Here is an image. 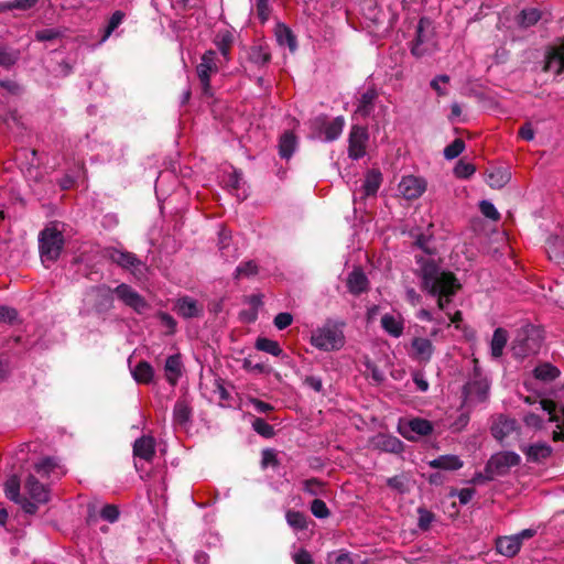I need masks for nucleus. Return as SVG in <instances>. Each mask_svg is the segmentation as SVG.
I'll list each match as a JSON object with an SVG mask.
<instances>
[{
	"label": "nucleus",
	"mask_w": 564,
	"mask_h": 564,
	"mask_svg": "<svg viewBox=\"0 0 564 564\" xmlns=\"http://www.w3.org/2000/svg\"><path fill=\"white\" fill-rule=\"evenodd\" d=\"M429 242L430 239L424 236L416 239V245L424 251L423 254L415 256L416 274L421 280V289L436 296L438 308L444 311L460 289V283L453 272L442 268L440 259L433 254Z\"/></svg>",
	"instance_id": "nucleus-1"
},
{
	"label": "nucleus",
	"mask_w": 564,
	"mask_h": 564,
	"mask_svg": "<svg viewBox=\"0 0 564 564\" xmlns=\"http://www.w3.org/2000/svg\"><path fill=\"white\" fill-rule=\"evenodd\" d=\"M346 323L340 319H326L311 333L310 343L322 351H338L346 343L344 328Z\"/></svg>",
	"instance_id": "nucleus-2"
},
{
	"label": "nucleus",
	"mask_w": 564,
	"mask_h": 564,
	"mask_svg": "<svg viewBox=\"0 0 564 564\" xmlns=\"http://www.w3.org/2000/svg\"><path fill=\"white\" fill-rule=\"evenodd\" d=\"M96 292L99 296L108 301L109 304H111L112 294L115 293L120 301L138 314H142L149 308V304L145 299L126 283L119 284L115 290H111L106 285H101L96 288Z\"/></svg>",
	"instance_id": "nucleus-3"
},
{
	"label": "nucleus",
	"mask_w": 564,
	"mask_h": 564,
	"mask_svg": "<svg viewBox=\"0 0 564 564\" xmlns=\"http://www.w3.org/2000/svg\"><path fill=\"white\" fill-rule=\"evenodd\" d=\"M39 243L42 262L52 263L61 254L64 247V237L56 228H45L40 232Z\"/></svg>",
	"instance_id": "nucleus-4"
},
{
	"label": "nucleus",
	"mask_w": 564,
	"mask_h": 564,
	"mask_svg": "<svg viewBox=\"0 0 564 564\" xmlns=\"http://www.w3.org/2000/svg\"><path fill=\"white\" fill-rule=\"evenodd\" d=\"M217 72L218 65L216 52L213 50L206 51L200 58V63L196 67L197 77L205 95H212L210 76Z\"/></svg>",
	"instance_id": "nucleus-5"
},
{
	"label": "nucleus",
	"mask_w": 564,
	"mask_h": 564,
	"mask_svg": "<svg viewBox=\"0 0 564 564\" xmlns=\"http://www.w3.org/2000/svg\"><path fill=\"white\" fill-rule=\"evenodd\" d=\"M521 457L514 452H500L490 457L486 471L491 475H505L511 467L518 466Z\"/></svg>",
	"instance_id": "nucleus-6"
},
{
	"label": "nucleus",
	"mask_w": 564,
	"mask_h": 564,
	"mask_svg": "<svg viewBox=\"0 0 564 564\" xmlns=\"http://www.w3.org/2000/svg\"><path fill=\"white\" fill-rule=\"evenodd\" d=\"M398 430L403 437L414 440L416 436H426L431 434L433 425L429 420L414 417L411 420L400 421Z\"/></svg>",
	"instance_id": "nucleus-7"
},
{
	"label": "nucleus",
	"mask_w": 564,
	"mask_h": 564,
	"mask_svg": "<svg viewBox=\"0 0 564 564\" xmlns=\"http://www.w3.org/2000/svg\"><path fill=\"white\" fill-rule=\"evenodd\" d=\"M369 134L366 128L354 126L348 138V156L352 160H359L366 154Z\"/></svg>",
	"instance_id": "nucleus-8"
},
{
	"label": "nucleus",
	"mask_w": 564,
	"mask_h": 564,
	"mask_svg": "<svg viewBox=\"0 0 564 564\" xmlns=\"http://www.w3.org/2000/svg\"><path fill=\"white\" fill-rule=\"evenodd\" d=\"M105 257L121 268L130 270L133 274L140 272L143 267L142 261L134 253L116 248L107 249Z\"/></svg>",
	"instance_id": "nucleus-9"
},
{
	"label": "nucleus",
	"mask_w": 564,
	"mask_h": 564,
	"mask_svg": "<svg viewBox=\"0 0 564 564\" xmlns=\"http://www.w3.org/2000/svg\"><path fill=\"white\" fill-rule=\"evenodd\" d=\"M425 189V180L414 175L403 176L398 185L399 193L409 200L419 198Z\"/></svg>",
	"instance_id": "nucleus-10"
},
{
	"label": "nucleus",
	"mask_w": 564,
	"mask_h": 564,
	"mask_svg": "<svg viewBox=\"0 0 564 564\" xmlns=\"http://www.w3.org/2000/svg\"><path fill=\"white\" fill-rule=\"evenodd\" d=\"M173 311L178 316L188 319L202 316L204 306L191 296H182L175 301Z\"/></svg>",
	"instance_id": "nucleus-11"
},
{
	"label": "nucleus",
	"mask_w": 564,
	"mask_h": 564,
	"mask_svg": "<svg viewBox=\"0 0 564 564\" xmlns=\"http://www.w3.org/2000/svg\"><path fill=\"white\" fill-rule=\"evenodd\" d=\"M4 491L6 496L10 500L19 503L24 512L29 514H34L37 511V507L34 502H31L29 499L20 496V482L15 477L10 478L6 482Z\"/></svg>",
	"instance_id": "nucleus-12"
},
{
	"label": "nucleus",
	"mask_w": 564,
	"mask_h": 564,
	"mask_svg": "<svg viewBox=\"0 0 564 564\" xmlns=\"http://www.w3.org/2000/svg\"><path fill=\"white\" fill-rule=\"evenodd\" d=\"M434 354V346L429 338L415 336L411 340L410 357L416 361L427 364Z\"/></svg>",
	"instance_id": "nucleus-13"
},
{
	"label": "nucleus",
	"mask_w": 564,
	"mask_h": 564,
	"mask_svg": "<svg viewBox=\"0 0 564 564\" xmlns=\"http://www.w3.org/2000/svg\"><path fill=\"white\" fill-rule=\"evenodd\" d=\"M520 449L523 452L529 463L535 464L545 462L553 452V448L549 444L542 442L522 445L520 446Z\"/></svg>",
	"instance_id": "nucleus-14"
},
{
	"label": "nucleus",
	"mask_w": 564,
	"mask_h": 564,
	"mask_svg": "<svg viewBox=\"0 0 564 564\" xmlns=\"http://www.w3.org/2000/svg\"><path fill=\"white\" fill-rule=\"evenodd\" d=\"M34 469L40 477L52 480L58 479L65 474L63 466L51 457H45L37 462Z\"/></svg>",
	"instance_id": "nucleus-15"
},
{
	"label": "nucleus",
	"mask_w": 564,
	"mask_h": 564,
	"mask_svg": "<svg viewBox=\"0 0 564 564\" xmlns=\"http://www.w3.org/2000/svg\"><path fill=\"white\" fill-rule=\"evenodd\" d=\"M24 488L33 500L32 502H34L36 506L37 503H46L50 500L48 487L40 482L33 475H30L26 478Z\"/></svg>",
	"instance_id": "nucleus-16"
},
{
	"label": "nucleus",
	"mask_w": 564,
	"mask_h": 564,
	"mask_svg": "<svg viewBox=\"0 0 564 564\" xmlns=\"http://www.w3.org/2000/svg\"><path fill=\"white\" fill-rule=\"evenodd\" d=\"M373 447L386 453L399 454L403 451V443L395 436L379 434L372 441Z\"/></svg>",
	"instance_id": "nucleus-17"
},
{
	"label": "nucleus",
	"mask_w": 564,
	"mask_h": 564,
	"mask_svg": "<svg viewBox=\"0 0 564 564\" xmlns=\"http://www.w3.org/2000/svg\"><path fill=\"white\" fill-rule=\"evenodd\" d=\"M155 454V441L152 436H141L133 444V455L145 462H150Z\"/></svg>",
	"instance_id": "nucleus-18"
},
{
	"label": "nucleus",
	"mask_w": 564,
	"mask_h": 564,
	"mask_svg": "<svg viewBox=\"0 0 564 564\" xmlns=\"http://www.w3.org/2000/svg\"><path fill=\"white\" fill-rule=\"evenodd\" d=\"M378 97L376 89L368 88L358 99L355 113L361 118L368 117L375 109V101Z\"/></svg>",
	"instance_id": "nucleus-19"
},
{
	"label": "nucleus",
	"mask_w": 564,
	"mask_h": 564,
	"mask_svg": "<svg viewBox=\"0 0 564 564\" xmlns=\"http://www.w3.org/2000/svg\"><path fill=\"white\" fill-rule=\"evenodd\" d=\"M381 327L390 336L399 338L403 334L404 322L401 315L384 314L381 317Z\"/></svg>",
	"instance_id": "nucleus-20"
},
{
	"label": "nucleus",
	"mask_w": 564,
	"mask_h": 564,
	"mask_svg": "<svg viewBox=\"0 0 564 564\" xmlns=\"http://www.w3.org/2000/svg\"><path fill=\"white\" fill-rule=\"evenodd\" d=\"M520 542L517 536L509 535V536H501L498 538L496 541V550L498 553L507 556L512 557L518 554L520 551Z\"/></svg>",
	"instance_id": "nucleus-21"
},
{
	"label": "nucleus",
	"mask_w": 564,
	"mask_h": 564,
	"mask_svg": "<svg viewBox=\"0 0 564 564\" xmlns=\"http://www.w3.org/2000/svg\"><path fill=\"white\" fill-rule=\"evenodd\" d=\"M564 69V40L546 56L545 70L560 73Z\"/></svg>",
	"instance_id": "nucleus-22"
},
{
	"label": "nucleus",
	"mask_w": 564,
	"mask_h": 564,
	"mask_svg": "<svg viewBox=\"0 0 564 564\" xmlns=\"http://www.w3.org/2000/svg\"><path fill=\"white\" fill-rule=\"evenodd\" d=\"M347 288L351 294L359 295L368 288V279L360 269L352 270L347 279Z\"/></svg>",
	"instance_id": "nucleus-23"
},
{
	"label": "nucleus",
	"mask_w": 564,
	"mask_h": 564,
	"mask_svg": "<svg viewBox=\"0 0 564 564\" xmlns=\"http://www.w3.org/2000/svg\"><path fill=\"white\" fill-rule=\"evenodd\" d=\"M429 464L432 468L444 470H457L464 466L463 460L456 455H442Z\"/></svg>",
	"instance_id": "nucleus-24"
},
{
	"label": "nucleus",
	"mask_w": 564,
	"mask_h": 564,
	"mask_svg": "<svg viewBox=\"0 0 564 564\" xmlns=\"http://www.w3.org/2000/svg\"><path fill=\"white\" fill-rule=\"evenodd\" d=\"M382 175L377 170H370L366 173L362 183V192L365 196H373L381 186Z\"/></svg>",
	"instance_id": "nucleus-25"
},
{
	"label": "nucleus",
	"mask_w": 564,
	"mask_h": 564,
	"mask_svg": "<svg viewBox=\"0 0 564 564\" xmlns=\"http://www.w3.org/2000/svg\"><path fill=\"white\" fill-rule=\"evenodd\" d=\"M489 391V383L486 379L475 380L465 387L466 398L476 397L478 401H485Z\"/></svg>",
	"instance_id": "nucleus-26"
},
{
	"label": "nucleus",
	"mask_w": 564,
	"mask_h": 564,
	"mask_svg": "<svg viewBox=\"0 0 564 564\" xmlns=\"http://www.w3.org/2000/svg\"><path fill=\"white\" fill-rule=\"evenodd\" d=\"M165 377L166 380L172 384H176L182 373V361L178 355L169 356L165 361Z\"/></svg>",
	"instance_id": "nucleus-27"
},
{
	"label": "nucleus",
	"mask_w": 564,
	"mask_h": 564,
	"mask_svg": "<svg viewBox=\"0 0 564 564\" xmlns=\"http://www.w3.org/2000/svg\"><path fill=\"white\" fill-rule=\"evenodd\" d=\"M517 426L516 420L507 419V417H500L495 422V424L491 427V432L495 438L502 441L505 437H507L509 434H511Z\"/></svg>",
	"instance_id": "nucleus-28"
},
{
	"label": "nucleus",
	"mask_w": 564,
	"mask_h": 564,
	"mask_svg": "<svg viewBox=\"0 0 564 564\" xmlns=\"http://www.w3.org/2000/svg\"><path fill=\"white\" fill-rule=\"evenodd\" d=\"M510 172L505 167H494L487 174V183L492 188H501L510 181Z\"/></svg>",
	"instance_id": "nucleus-29"
},
{
	"label": "nucleus",
	"mask_w": 564,
	"mask_h": 564,
	"mask_svg": "<svg viewBox=\"0 0 564 564\" xmlns=\"http://www.w3.org/2000/svg\"><path fill=\"white\" fill-rule=\"evenodd\" d=\"M275 36L280 45L288 46L291 52H294L296 50V39L293 32L285 24H276Z\"/></svg>",
	"instance_id": "nucleus-30"
},
{
	"label": "nucleus",
	"mask_w": 564,
	"mask_h": 564,
	"mask_svg": "<svg viewBox=\"0 0 564 564\" xmlns=\"http://www.w3.org/2000/svg\"><path fill=\"white\" fill-rule=\"evenodd\" d=\"M296 138L293 132H284L279 142V154L282 159L289 160L296 149Z\"/></svg>",
	"instance_id": "nucleus-31"
},
{
	"label": "nucleus",
	"mask_w": 564,
	"mask_h": 564,
	"mask_svg": "<svg viewBox=\"0 0 564 564\" xmlns=\"http://www.w3.org/2000/svg\"><path fill=\"white\" fill-rule=\"evenodd\" d=\"M345 127V120L343 117H336L332 121L323 124V133L326 141H334L340 137Z\"/></svg>",
	"instance_id": "nucleus-32"
},
{
	"label": "nucleus",
	"mask_w": 564,
	"mask_h": 564,
	"mask_svg": "<svg viewBox=\"0 0 564 564\" xmlns=\"http://www.w3.org/2000/svg\"><path fill=\"white\" fill-rule=\"evenodd\" d=\"M192 416V410L185 400H178L173 409L174 423L178 425H185L189 422Z\"/></svg>",
	"instance_id": "nucleus-33"
},
{
	"label": "nucleus",
	"mask_w": 564,
	"mask_h": 564,
	"mask_svg": "<svg viewBox=\"0 0 564 564\" xmlns=\"http://www.w3.org/2000/svg\"><path fill=\"white\" fill-rule=\"evenodd\" d=\"M507 340H508V334L505 329L497 328L494 332L491 344H490L491 356L494 358H499L502 355L503 348L507 344Z\"/></svg>",
	"instance_id": "nucleus-34"
},
{
	"label": "nucleus",
	"mask_w": 564,
	"mask_h": 564,
	"mask_svg": "<svg viewBox=\"0 0 564 564\" xmlns=\"http://www.w3.org/2000/svg\"><path fill=\"white\" fill-rule=\"evenodd\" d=\"M219 251L226 261L235 260L238 257L237 248L230 243V237L225 230L219 234Z\"/></svg>",
	"instance_id": "nucleus-35"
},
{
	"label": "nucleus",
	"mask_w": 564,
	"mask_h": 564,
	"mask_svg": "<svg viewBox=\"0 0 564 564\" xmlns=\"http://www.w3.org/2000/svg\"><path fill=\"white\" fill-rule=\"evenodd\" d=\"M234 42L231 32L225 30L217 33L215 44L225 59L229 58L230 48Z\"/></svg>",
	"instance_id": "nucleus-36"
},
{
	"label": "nucleus",
	"mask_w": 564,
	"mask_h": 564,
	"mask_svg": "<svg viewBox=\"0 0 564 564\" xmlns=\"http://www.w3.org/2000/svg\"><path fill=\"white\" fill-rule=\"evenodd\" d=\"M132 376L139 383H149L153 378V368L150 364L141 361L135 366Z\"/></svg>",
	"instance_id": "nucleus-37"
},
{
	"label": "nucleus",
	"mask_w": 564,
	"mask_h": 564,
	"mask_svg": "<svg viewBox=\"0 0 564 564\" xmlns=\"http://www.w3.org/2000/svg\"><path fill=\"white\" fill-rule=\"evenodd\" d=\"M534 377L543 381H552L560 376V370L551 364H543L534 368Z\"/></svg>",
	"instance_id": "nucleus-38"
},
{
	"label": "nucleus",
	"mask_w": 564,
	"mask_h": 564,
	"mask_svg": "<svg viewBox=\"0 0 564 564\" xmlns=\"http://www.w3.org/2000/svg\"><path fill=\"white\" fill-rule=\"evenodd\" d=\"M249 61L258 66H263L270 61V54L264 47L256 45L249 51Z\"/></svg>",
	"instance_id": "nucleus-39"
},
{
	"label": "nucleus",
	"mask_w": 564,
	"mask_h": 564,
	"mask_svg": "<svg viewBox=\"0 0 564 564\" xmlns=\"http://www.w3.org/2000/svg\"><path fill=\"white\" fill-rule=\"evenodd\" d=\"M20 53L17 50L0 45V66L9 68L17 63Z\"/></svg>",
	"instance_id": "nucleus-40"
},
{
	"label": "nucleus",
	"mask_w": 564,
	"mask_h": 564,
	"mask_svg": "<svg viewBox=\"0 0 564 564\" xmlns=\"http://www.w3.org/2000/svg\"><path fill=\"white\" fill-rule=\"evenodd\" d=\"M257 349L261 351H265L273 356H280L282 354V349L278 341L268 339V338H259L256 343Z\"/></svg>",
	"instance_id": "nucleus-41"
},
{
	"label": "nucleus",
	"mask_w": 564,
	"mask_h": 564,
	"mask_svg": "<svg viewBox=\"0 0 564 564\" xmlns=\"http://www.w3.org/2000/svg\"><path fill=\"white\" fill-rule=\"evenodd\" d=\"M541 19V13L535 8L524 9L520 14V24L524 28H529L538 23Z\"/></svg>",
	"instance_id": "nucleus-42"
},
{
	"label": "nucleus",
	"mask_w": 564,
	"mask_h": 564,
	"mask_svg": "<svg viewBox=\"0 0 564 564\" xmlns=\"http://www.w3.org/2000/svg\"><path fill=\"white\" fill-rule=\"evenodd\" d=\"M285 518L288 524L294 530H304L306 528V518L302 512L289 510Z\"/></svg>",
	"instance_id": "nucleus-43"
},
{
	"label": "nucleus",
	"mask_w": 564,
	"mask_h": 564,
	"mask_svg": "<svg viewBox=\"0 0 564 564\" xmlns=\"http://www.w3.org/2000/svg\"><path fill=\"white\" fill-rule=\"evenodd\" d=\"M124 13L122 11H116L109 19L108 25L105 29V33L101 37V42H105L112 32L122 23Z\"/></svg>",
	"instance_id": "nucleus-44"
},
{
	"label": "nucleus",
	"mask_w": 564,
	"mask_h": 564,
	"mask_svg": "<svg viewBox=\"0 0 564 564\" xmlns=\"http://www.w3.org/2000/svg\"><path fill=\"white\" fill-rule=\"evenodd\" d=\"M37 1L39 0H13L10 2L1 3L0 11L13 10V9L28 10V9L33 8L37 3Z\"/></svg>",
	"instance_id": "nucleus-45"
},
{
	"label": "nucleus",
	"mask_w": 564,
	"mask_h": 564,
	"mask_svg": "<svg viewBox=\"0 0 564 564\" xmlns=\"http://www.w3.org/2000/svg\"><path fill=\"white\" fill-rule=\"evenodd\" d=\"M252 429L261 436L263 437H272L274 435L273 426L267 423L261 417H254L252 421Z\"/></svg>",
	"instance_id": "nucleus-46"
},
{
	"label": "nucleus",
	"mask_w": 564,
	"mask_h": 564,
	"mask_svg": "<svg viewBox=\"0 0 564 564\" xmlns=\"http://www.w3.org/2000/svg\"><path fill=\"white\" fill-rule=\"evenodd\" d=\"M465 149V143L462 139H455L451 144L444 149V156L447 160L457 158Z\"/></svg>",
	"instance_id": "nucleus-47"
},
{
	"label": "nucleus",
	"mask_w": 564,
	"mask_h": 564,
	"mask_svg": "<svg viewBox=\"0 0 564 564\" xmlns=\"http://www.w3.org/2000/svg\"><path fill=\"white\" fill-rule=\"evenodd\" d=\"M449 77L447 75H438L431 80V87L436 91L438 96L447 95L445 85L448 84Z\"/></svg>",
	"instance_id": "nucleus-48"
},
{
	"label": "nucleus",
	"mask_w": 564,
	"mask_h": 564,
	"mask_svg": "<svg viewBox=\"0 0 564 564\" xmlns=\"http://www.w3.org/2000/svg\"><path fill=\"white\" fill-rule=\"evenodd\" d=\"M417 513H419V521H417L419 528L424 531L427 530L430 528V525L432 524V522L434 521V514L425 508H419Z\"/></svg>",
	"instance_id": "nucleus-49"
},
{
	"label": "nucleus",
	"mask_w": 564,
	"mask_h": 564,
	"mask_svg": "<svg viewBox=\"0 0 564 564\" xmlns=\"http://www.w3.org/2000/svg\"><path fill=\"white\" fill-rule=\"evenodd\" d=\"M475 171L476 169L473 164L465 163L463 161H459L454 169L455 175L460 178H467L471 176L475 173Z\"/></svg>",
	"instance_id": "nucleus-50"
},
{
	"label": "nucleus",
	"mask_w": 564,
	"mask_h": 564,
	"mask_svg": "<svg viewBox=\"0 0 564 564\" xmlns=\"http://www.w3.org/2000/svg\"><path fill=\"white\" fill-rule=\"evenodd\" d=\"M311 511L318 519H324L329 516V510L326 503L321 499L313 500L311 505Z\"/></svg>",
	"instance_id": "nucleus-51"
},
{
	"label": "nucleus",
	"mask_w": 564,
	"mask_h": 564,
	"mask_svg": "<svg viewBox=\"0 0 564 564\" xmlns=\"http://www.w3.org/2000/svg\"><path fill=\"white\" fill-rule=\"evenodd\" d=\"M258 273V267L253 261L241 263L236 269V276H251Z\"/></svg>",
	"instance_id": "nucleus-52"
},
{
	"label": "nucleus",
	"mask_w": 564,
	"mask_h": 564,
	"mask_svg": "<svg viewBox=\"0 0 564 564\" xmlns=\"http://www.w3.org/2000/svg\"><path fill=\"white\" fill-rule=\"evenodd\" d=\"M480 212L484 216L491 220H498L500 218V214L492 203L488 200H481L479 204Z\"/></svg>",
	"instance_id": "nucleus-53"
},
{
	"label": "nucleus",
	"mask_w": 564,
	"mask_h": 564,
	"mask_svg": "<svg viewBox=\"0 0 564 564\" xmlns=\"http://www.w3.org/2000/svg\"><path fill=\"white\" fill-rule=\"evenodd\" d=\"M100 517L110 523L116 522L119 518L118 507L115 505H106L100 511Z\"/></svg>",
	"instance_id": "nucleus-54"
},
{
	"label": "nucleus",
	"mask_w": 564,
	"mask_h": 564,
	"mask_svg": "<svg viewBox=\"0 0 564 564\" xmlns=\"http://www.w3.org/2000/svg\"><path fill=\"white\" fill-rule=\"evenodd\" d=\"M256 10L261 22H267L270 15L269 0H256Z\"/></svg>",
	"instance_id": "nucleus-55"
},
{
	"label": "nucleus",
	"mask_w": 564,
	"mask_h": 564,
	"mask_svg": "<svg viewBox=\"0 0 564 564\" xmlns=\"http://www.w3.org/2000/svg\"><path fill=\"white\" fill-rule=\"evenodd\" d=\"M293 322V316L290 313H279L274 317V326L278 329H285L289 327Z\"/></svg>",
	"instance_id": "nucleus-56"
},
{
	"label": "nucleus",
	"mask_w": 564,
	"mask_h": 564,
	"mask_svg": "<svg viewBox=\"0 0 564 564\" xmlns=\"http://www.w3.org/2000/svg\"><path fill=\"white\" fill-rule=\"evenodd\" d=\"M18 316L14 308L0 305V323H12Z\"/></svg>",
	"instance_id": "nucleus-57"
},
{
	"label": "nucleus",
	"mask_w": 564,
	"mask_h": 564,
	"mask_svg": "<svg viewBox=\"0 0 564 564\" xmlns=\"http://www.w3.org/2000/svg\"><path fill=\"white\" fill-rule=\"evenodd\" d=\"M387 485L400 494L406 491L405 482L402 476H393L387 479Z\"/></svg>",
	"instance_id": "nucleus-58"
},
{
	"label": "nucleus",
	"mask_w": 564,
	"mask_h": 564,
	"mask_svg": "<svg viewBox=\"0 0 564 564\" xmlns=\"http://www.w3.org/2000/svg\"><path fill=\"white\" fill-rule=\"evenodd\" d=\"M322 482L315 478L308 479L304 482V490L312 496H317L321 492Z\"/></svg>",
	"instance_id": "nucleus-59"
},
{
	"label": "nucleus",
	"mask_w": 564,
	"mask_h": 564,
	"mask_svg": "<svg viewBox=\"0 0 564 564\" xmlns=\"http://www.w3.org/2000/svg\"><path fill=\"white\" fill-rule=\"evenodd\" d=\"M278 463L276 460V454L273 449L267 448L262 451V459L261 464L262 467H268L269 465H275Z\"/></svg>",
	"instance_id": "nucleus-60"
},
{
	"label": "nucleus",
	"mask_w": 564,
	"mask_h": 564,
	"mask_svg": "<svg viewBox=\"0 0 564 564\" xmlns=\"http://www.w3.org/2000/svg\"><path fill=\"white\" fill-rule=\"evenodd\" d=\"M524 423L533 429L540 430L543 426V420L535 413H529L523 419Z\"/></svg>",
	"instance_id": "nucleus-61"
},
{
	"label": "nucleus",
	"mask_w": 564,
	"mask_h": 564,
	"mask_svg": "<svg viewBox=\"0 0 564 564\" xmlns=\"http://www.w3.org/2000/svg\"><path fill=\"white\" fill-rule=\"evenodd\" d=\"M469 422L467 413H460L457 419L451 424V429L455 432L462 431Z\"/></svg>",
	"instance_id": "nucleus-62"
},
{
	"label": "nucleus",
	"mask_w": 564,
	"mask_h": 564,
	"mask_svg": "<svg viewBox=\"0 0 564 564\" xmlns=\"http://www.w3.org/2000/svg\"><path fill=\"white\" fill-rule=\"evenodd\" d=\"M161 323L170 329L171 333H174L175 332V328H176V321L167 313L165 312H160L158 314Z\"/></svg>",
	"instance_id": "nucleus-63"
},
{
	"label": "nucleus",
	"mask_w": 564,
	"mask_h": 564,
	"mask_svg": "<svg viewBox=\"0 0 564 564\" xmlns=\"http://www.w3.org/2000/svg\"><path fill=\"white\" fill-rule=\"evenodd\" d=\"M295 564H313L311 554L306 550H300L293 555Z\"/></svg>",
	"instance_id": "nucleus-64"
}]
</instances>
